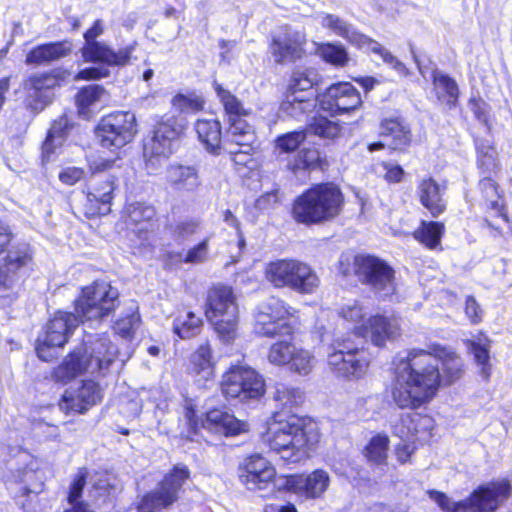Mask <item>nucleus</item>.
Instances as JSON below:
<instances>
[{
  "label": "nucleus",
  "instance_id": "603ef678",
  "mask_svg": "<svg viewBox=\"0 0 512 512\" xmlns=\"http://www.w3.org/2000/svg\"><path fill=\"white\" fill-rule=\"evenodd\" d=\"M307 139V129L289 131L278 135L274 147L279 153L291 154L299 150Z\"/></svg>",
  "mask_w": 512,
  "mask_h": 512
},
{
  "label": "nucleus",
  "instance_id": "ddd939ff",
  "mask_svg": "<svg viewBox=\"0 0 512 512\" xmlns=\"http://www.w3.org/2000/svg\"><path fill=\"white\" fill-rule=\"evenodd\" d=\"M298 310L283 299L272 296L258 305L253 314L252 333L260 339L294 338L293 319Z\"/></svg>",
  "mask_w": 512,
  "mask_h": 512
},
{
  "label": "nucleus",
  "instance_id": "2f4dec72",
  "mask_svg": "<svg viewBox=\"0 0 512 512\" xmlns=\"http://www.w3.org/2000/svg\"><path fill=\"white\" fill-rule=\"evenodd\" d=\"M446 189L445 183H438L432 176L424 177L417 185L418 201L432 218L439 217L447 210L444 197Z\"/></svg>",
  "mask_w": 512,
  "mask_h": 512
},
{
  "label": "nucleus",
  "instance_id": "c756f323",
  "mask_svg": "<svg viewBox=\"0 0 512 512\" xmlns=\"http://www.w3.org/2000/svg\"><path fill=\"white\" fill-rule=\"evenodd\" d=\"M306 43L305 36L298 32L284 37L273 35L268 42V51L276 64L295 63L306 56Z\"/></svg>",
  "mask_w": 512,
  "mask_h": 512
},
{
  "label": "nucleus",
  "instance_id": "393cba45",
  "mask_svg": "<svg viewBox=\"0 0 512 512\" xmlns=\"http://www.w3.org/2000/svg\"><path fill=\"white\" fill-rule=\"evenodd\" d=\"M237 473L240 483L252 492L269 490L280 480L276 466L260 452L245 456L238 465Z\"/></svg>",
  "mask_w": 512,
  "mask_h": 512
},
{
  "label": "nucleus",
  "instance_id": "c9c22d12",
  "mask_svg": "<svg viewBox=\"0 0 512 512\" xmlns=\"http://www.w3.org/2000/svg\"><path fill=\"white\" fill-rule=\"evenodd\" d=\"M432 91L437 102L451 111L459 107L460 88L457 81L447 73L434 69L430 74Z\"/></svg>",
  "mask_w": 512,
  "mask_h": 512
},
{
  "label": "nucleus",
  "instance_id": "a19ab883",
  "mask_svg": "<svg viewBox=\"0 0 512 512\" xmlns=\"http://www.w3.org/2000/svg\"><path fill=\"white\" fill-rule=\"evenodd\" d=\"M479 341L467 339L465 345L470 354L473 355L475 363L479 366L480 375L488 381L492 374V364L490 362V347L491 340L486 336L484 332H479Z\"/></svg>",
  "mask_w": 512,
  "mask_h": 512
},
{
  "label": "nucleus",
  "instance_id": "e2e57ef3",
  "mask_svg": "<svg viewBox=\"0 0 512 512\" xmlns=\"http://www.w3.org/2000/svg\"><path fill=\"white\" fill-rule=\"evenodd\" d=\"M70 128L71 125L69 124L68 119L66 117H60L51 123L46 136L63 142L66 139Z\"/></svg>",
  "mask_w": 512,
  "mask_h": 512
},
{
  "label": "nucleus",
  "instance_id": "5fc2aeb1",
  "mask_svg": "<svg viewBox=\"0 0 512 512\" xmlns=\"http://www.w3.org/2000/svg\"><path fill=\"white\" fill-rule=\"evenodd\" d=\"M88 475L89 472L86 467H80L77 469V472L74 475L68 488L66 497L68 503H73L76 502V500H80L87 483Z\"/></svg>",
  "mask_w": 512,
  "mask_h": 512
},
{
  "label": "nucleus",
  "instance_id": "dca6fc26",
  "mask_svg": "<svg viewBox=\"0 0 512 512\" xmlns=\"http://www.w3.org/2000/svg\"><path fill=\"white\" fill-rule=\"evenodd\" d=\"M322 82V76L315 67H294L286 80L280 108L291 115L305 113L312 107L315 93Z\"/></svg>",
  "mask_w": 512,
  "mask_h": 512
},
{
  "label": "nucleus",
  "instance_id": "f3484780",
  "mask_svg": "<svg viewBox=\"0 0 512 512\" xmlns=\"http://www.w3.org/2000/svg\"><path fill=\"white\" fill-rule=\"evenodd\" d=\"M14 239L12 227L0 220V256L6 253L0 262V292L12 290L33 262V250L28 244L20 243L9 249Z\"/></svg>",
  "mask_w": 512,
  "mask_h": 512
},
{
  "label": "nucleus",
  "instance_id": "a878e982",
  "mask_svg": "<svg viewBox=\"0 0 512 512\" xmlns=\"http://www.w3.org/2000/svg\"><path fill=\"white\" fill-rule=\"evenodd\" d=\"M352 332L379 348H384L387 342L396 340L401 336V325L395 316L382 313L370 315L365 321L356 324Z\"/></svg>",
  "mask_w": 512,
  "mask_h": 512
},
{
  "label": "nucleus",
  "instance_id": "5701e85b",
  "mask_svg": "<svg viewBox=\"0 0 512 512\" xmlns=\"http://www.w3.org/2000/svg\"><path fill=\"white\" fill-rule=\"evenodd\" d=\"M281 483L276 487L279 493L294 495L302 501L317 500L324 496L330 485V476L322 468L311 472L280 474Z\"/></svg>",
  "mask_w": 512,
  "mask_h": 512
},
{
  "label": "nucleus",
  "instance_id": "2eb2a0df",
  "mask_svg": "<svg viewBox=\"0 0 512 512\" xmlns=\"http://www.w3.org/2000/svg\"><path fill=\"white\" fill-rule=\"evenodd\" d=\"M118 292L103 280L82 286L73 300L72 315L80 324L102 321L117 308Z\"/></svg>",
  "mask_w": 512,
  "mask_h": 512
},
{
  "label": "nucleus",
  "instance_id": "bb28decb",
  "mask_svg": "<svg viewBox=\"0 0 512 512\" xmlns=\"http://www.w3.org/2000/svg\"><path fill=\"white\" fill-rule=\"evenodd\" d=\"M363 101L360 92L350 82H337L328 86L321 95V108L332 116L357 110Z\"/></svg>",
  "mask_w": 512,
  "mask_h": 512
},
{
  "label": "nucleus",
  "instance_id": "cd10ccee",
  "mask_svg": "<svg viewBox=\"0 0 512 512\" xmlns=\"http://www.w3.org/2000/svg\"><path fill=\"white\" fill-rule=\"evenodd\" d=\"M103 399L101 385L93 379L81 380L79 386L73 390H65L58 401V405L65 414H85Z\"/></svg>",
  "mask_w": 512,
  "mask_h": 512
},
{
  "label": "nucleus",
  "instance_id": "a18cd8bd",
  "mask_svg": "<svg viewBox=\"0 0 512 512\" xmlns=\"http://www.w3.org/2000/svg\"><path fill=\"white\" fill-rule=\"evenodd\" d=\"M172 107L179 113L197 114L202 112L206 106L204 96L195 91L186 93L178 92L170 100Z\"/></svg>",
  "mask_w": 512,
  "mask_h": 512
},
{
  "label": "nucleus",
  "instance_id": "b1692460",
  "mask_svg": "<svg viewBox=\"0 0 512 512\" xmlns=\"http://www.w3.org/2000/svg\"><path fill=\"white\" fill-rule=\"evenodd\" d=\"M118 178L114 175L92 177L85 183L82 194L84 202L82 213L87 219H96L112 211V202L118 187Z\"/></svg>",
  "mask_w": 512,
  "mask_h": 512
},
{
  "label": "nucleus",
  "instance_id": "c85d7f7f",
  "mask_svg": "<svg viewBox=\"0 0 512 512\" xmlns=\"http://www.w3.org/2000/svg\"><path fill=\"white\" fill-rule=\"evenodd\" d=\"M134 46L128 45L117 51L102 41L84 43L80 48L81 57L86 63H96L108 67H123L130 62Z\"/></svg>",
  "mask_w": 512,
  "mask_h": 512
},
{
  "label": "nucleus",
  "instance_id": "9b49d317",
  "mask_svg": "<svg viewBox=\"0 0 512 512\" xmlns=\"http://www.w3.org/2000/svg\"><path fill=\"white\" fill-rule=\"evenodd\" d=\"M187 124L177 116H162L143 140L142 156L148 170H155L175 152L185 137Z\"/></svg>",
  "mask_w": 512,
  "mask_h": 512
},
{
  "label": "nucleus",
  "instance_id": "69168bd1",
  "mask_svg": "<svg viewBox=\"0 0 512 512\" xmlns=\"http://www.w3.org/2000/svg\"><path fill=\"white\" fill-rule=\"evenodd\" d=\"M464 311L471 324L476 325L482 321L483 310L474 296L465 298Z\"/></svg>",
  "mask_w": 512,
  "mask_h": 512
},
{
  "label": "nucleus",
  "instance_id": "49530a36",
  "mask_svg": "<svg viewBox=\"0 0 512 512\" xmlns=\"http://www.w3.org/2000/svg\"><path fill=\"white\" fill-rule=\"evenodd\" d=\"M273 342L267 350V360L270 364L278 367H285L291 361L296 344L293 338L282 337Z\"/></svg>",
  "mask_w": 512,
  "mask_h": 512
},
{
  "label": "nucleus",
  "instance_id": "c03bdc74",
  "mask_svg": "<svg viewBox=\"0 0 512 512\" xmlns=\"http://www.w3.org/2000/svg\"><path fill=\"white\" fill-rule=\"evenodd\" d=\"M69 72L63 68H53L38 72L27 78V85L35 92H43L59 87L67 78Z\"/></svg>",
  "mask_w": 512,
  "mask_h": 512
},
{
  "label": "nucleus",
  "instance_id": "de8ad7c7",
  "mask_svg": "<svg viewBox=\"0 0 512 512\" xmlns=\"http://www.w3.org/2000/svg\"><path fill=\"white\" fill-rule=\"evenodd\" d=\"M345 38L358 48L365 49L369 52L379 55L381 59L387 64H394L397 61V58L389 50L365 34L357 31H350L349 37Z\"/></svg>",
  "mask_w": 512,
  "mask_h": 512
},
{
  "label": "nucleus",
  "instance_id": "680f3d73",
  "mask_svg": "<svg viewBox=\"0 0 512 512\" xmlns=\"http://www.w3.org/2000/svg\"><path fill=\"white\" fill-rule=\"evenodd\" d=\"M62 146V142H57V140L45 137L44 141L41 144V153L40 159L42 165H47L48 163L54 161L57 156V150Z\"/></svg>",
  "mask_w": 512,
  "mask_h": 512
},
{
  "label": "nucleus",
  "instance_id": "7c9ffc66",
  "mask_svg": "<svg viewBox=\"0 0 512 512\" xmlns=\"http://www.w3.org/2000/svg\"><path fill=\"white\" fill-rule=\"evenodd\" d=\"M73 43L70 39L40 43L32 47L25 55V64L28 66H47L72 53Z\"/></svg>",
  "mask_w": 512,
  "mask_h": 512
},
{
  "label": "nucleus",
  "instance_id": "8fccbe9b",
  "mask_svg": "<svg viewBox=\"0 0 512 512\" xmlns=\"http://www.w3.org/2000/svg\"><path fill=\"white\" fill-rule=\"evenodd\" d=\"M316 54L325 63L338 68L347 66L350 60L349 54L344 46L331 42L318 44Z\"/></svg>",
  "mask_w": 512,
  "mask_h": 512
},
{
  "label": "nucleus",
  "instance_id": "a211bd4d",
  "mask_svg": "<svg viewBox=\"0 0 512 512\" xmlns=\"http://www.w3.org/2000/svg\"><path fill=\"white\" fill-rule=\"evenodd\" d=\"M136 116L131 111H112L103 115L94 127L99 146L119 157L120 150L132 143L138 133Z\"/></svg>",
  "mask_w": 512,
  "mask_h": 512
},
{
  "label": "nucleus",
  "instance_id": "e433bc0d",
  "mask_svg": "<svg viewBox=\"0 0 512 512\" xmlns=\"http://www.w3.org/2000/svg\"><path fill=\"white\" fill-rule=\"evenodd\" d=\"M380 136L389 137L392 152L405 153L412 144L413 135L409 124L400 117H386L380 121Z\"/></svg>",
  "mask_w": 512,
  "mask_h": 512
},
{
  "label": "nucleus",
  "instance_id": "412c9836",
  "mask_svg": "<svg viewBox=\"0 0 512 512\" xmlns=\"http://www.w3.org/2000/svg\"><path fill=\"white\" fill-rule=\"evenodd\" d=\"M327 365L338 377L360 379L369 371L371 355L367 348L358 347L350 339H341L337 348L328 354Z\"/></svg>",
  "mask_w": 512,
  "mask_h": 512
},
{
  "label": "nucleus",
  "instance_id": "338daca9",
  "mask_svg": "<svg viewBox=\"0 0 512 512\" xmlns=\"http://www.w3.org/2000/svg\"><path fill=\"white\" fill-rule=\"evenodd\" d=\"M114 330L122 338L131 340L135 335L132 318L127 316L118 319L114 324Z\"/></svg>",
  "mask_w": 512,
  "mask_h": 512
},
{
  "label": "nucleus",
  "instance_id": "6e6552de",
  "mask_svg": "<svg viewBox=\"0 0 512 512\" xmlns=\"http://www.w3.org/2000/svg\"><path fill=\"white\" fill-rule=\"evenodd\" d=\"M338 273L345 278L355 276L358 282L380 297H390L396 291V271L383 258L370 253L341 256Z\"/></svg>",
  "mask_w": 512,
  "mask_h": 512
},
{
  "label": "nucleus",
  "instance_id": "1a4fd4ad",
  "mask_svg": "<svg viewBox=\"0 0 512 512\" xmlns=\"http://www.w3.org/2000/svg\"><path fill=\"white\" fill-rule=\"evenodd\" d=\"M159 220L157 209L150 203L134 201L124 205L120 221L127 231L128 247L132 254L143 255L154 250Z\"/></svg>",
  "mask_w": 512,
  "mask_h": 512
},
{
  "label": "nucleus",
  "instance_id": "f704fd0d",
  "mask_svg": "<svg viewBox=\"0 0 512 512\" xmlns=\"http://www.w3.org/2000/svg\"><path fill=\"white\" fill-rule=\"evenodd\" d=\"M468 106L474 118L479 121L483 127L475 128L471 132L473 143L476 152H480L479 141L488 142L491 145V150H496L494 135L492 132V117L490 105L480 96L470 97L468 99Z\"/></svg>",
  "mask_w": 512,
  "mask_h": 512
},
{
  "label": "nucleus",
  "instance_id": "09e8293b",
  "mask_svg": "<svg viewBox=\"0 0 512 512\" xmlns=\"http://www.w3.org/2000/svg\"><path fill=\"white\" fill-rule=\"evenodd\" d=\"M171 186L177 191L194 192L200 186L197 171L193 167L179 165L173 169Z\"/></svg>",
  "mask_w": 512,
  "mask_h": 512
},
{
  "label": "nucleus",
  "instance_id": "473e14b6",
  "mask_svg": "<svg viewBox=\"0 0 512 512\" xmlns=\"http://www.w3.org/2000/svg\"><path fill=\"white\" fill-rule=\"evenodd\" d=\"M194 130L198 140L203 144L209 154L219 156L224 153L228 154V150L232 149L231 145L225 144L222 125L217 118L197 119L194 123Z\"/></svg>",
  "mask_w": 512,
  "mask_h": 512
},
{
  "label": "nucleus",
  "instance_id": "ea45409f",
  "mask_svg": "<svg viewBox=\"0 0 512 512\" xmlns=\"http://www.w3.org/2000/svg\"><path fill=\"white\" fill-rule=\"evenodd\" d=\"M389 450V436L385 433H376L363 446L361 455L369 465L383 467L388 465Z\"/></svg>",
  "mask_w": 512,
  "mask_h": 512
},
{
  "label": "nucleus",
  "instance_id": "13d9d810",
  "mask_svg": "<svg viewBox=\"0 0 512 512\" xmlns=\"http://www.w3.org/2000/svg\"><path fill=\"white\" fill-rule=\"evenodd\" d=\"M380 166L384 170L383 179L388 184H399L406 176L404 168L399 164L382 161Z\"/></svg>",
  "mask_w": 512,
  "mask_h": 512
},
{
  "label": "nucleus",
  "instance_id": "774afa93",
  "mask_svg": "<svg viewBox=\"0 0 512 512\" xmlns=\"http://www.w3.org/2000/svg\"><path fill=\"white\" fill-rule=\"evenodd\" d=\"M163 268L171 270L182 264H187L185 253L182 251H167L161 257Z\"/></svg>",
  "mask_w": 512,
  "mask_h": 512
},
{
  "label": "nucleus",
  "instance_id": "58836bf2",
  "mask_svg": "<svg viewBox=\"0 0 512 512\" xmlns=\"http://www.w3.org/2000/svg\"><path fill=\"white\" fill-rule=\"evenodd\" d=\"M445 233L446 226L444 222L420 220L418 227L411 235L424 248L432 251H442V239Z\"/></svg>",
  "mask_w": 512,
  "mask_h": 512
},
{
  "label": "nucleus",
  "instance_id": "20e7f679",
  "mask_svg": "<svg viewBox=\"0 0 512 512\" xmlns=\"http://www.w3.org/2000/svg\"><path fill=\"white\" fill-rule=\"evenodd\" d=\"M345 194L334 181L311 184L291 202L290 216L298 225L321 226L337 220L344 212Z\"/></svg>",
  "mask_w": 512,
  "mask_h": 512
},
{
  "label": "nucleus",
  "instance_id": "052dcab7",
  "mask_svg": "<svg viewBox=\"0 0 512 512\" xmlns=\"http://www.w3.org/2000/svg\"><path fill=\"white\" fill-rule=\"evenodd\" d=\"M36 478V473L34 471L23 473V482H28L29 485H23L20 487L19 491L16 493V498H29L32 494L38 495L43 491L44 483L39 481L36 485L31 483L32 479Z\"/></svg>",
  "mask_w": 512,
  "mask_h": 512
},
{
  "label": "nucleus",
  "instance_id": "4be33fe9",
  "mask_svg": "<svg viewBox=\"0 0 512 512\" xmlns=\"http://www.w3.org/2000/svg\"><path fill=\"white\" fill-rule=\"evenodd\" d=\"M512 496V484L508 478L492 480L478 485L465 498L455 502L453 512H497Z\"/></svg>",
  "mask_w": 512,
  "mask_h": 512
},
{
  "label": "nucleus",
  "instance_id": "864d4df0",
  "mask_svg": "<svg viewBox=\"0 0 512 512\" xmlns=\"http://www.w3.org/2000/svg\"><path fill=\"white\" fill-rule=\"evenodd\" d=\"M315 365V356L313 352L303 347L296 346L291 357V361L285 367L291 372L306 376L311 373Z\"/></svg>",
  "mask_w": 512,
  "mask_h": 512
},
{
  "label": "nucleus",
  "instance_id": "6ab92c4d",
  "mask_svg": "<svg viewBox=\"0 0 512 512\" xmlns=\"http://www.w3.org/2000/svg\"><path fill=\"white\" fill-rule=\"evenodd\" d=\"M191 472L184 464H176L163 475L155 489L146 491L137 501L138 512H156L167 510L180 499L185 482Z\"/></svg>",
  "mask_w": 512,
  "mask_h": 512
},
{
  "label": "nucleus",
  "instance_id": "3c124183",
  "mask_svg": "<svg viewBox=\"0 0 512 512\" xmlns=\"http://www.w3.org/2000/svg\"><path fill=\"white\" fill-rule=\"evenodd\" d=\"M307 131L322 139L335 140L342 133V127L337 121L324 116L314 117L307 126Z\"/></svg>",
  "mask_w": 512,
  "mask_h": 512
},
{
  "label": "nucleus",
  "instance_id": "4468645a",
  "mask_svg": "<svg viewBox=\"0 0 512 512\" xmlns=\"http://www.w3.org/2000/svg\"><path fill=\"white\" fill-rule=\"evenodd\" d=\"M220 391L225 400L241 405L259 402L266 394V380L247 364H231L222 374Z\"/></svg>",
  "mask_w": 512,
  "mask_h": 512
},
{
  "label": "nucleus",
  "instance_id": "9d476101",
  "mask_svg": "<svg viewBox=\"0 0 512 512\" xmlns=\"http://www.w3.org/2000/svg\"><path fill=\"white\" fill-rule=\"evenodd\" d=\"M183 415L187 430L185 439L190 442L195 441L203 429L225 438L238 436L248 430L247 423L226 407L213 406L200 415L196 405L189 400L183 406Z\"/></svg>",
  "mask_w": 512,
  "mask_h": 512
},
{
  "label": "nucleus",
  "instance_id": "39448f33",
  "mask_svg": "<svg viewBox=\"0 0 512 512\" xmlns=\"http://www.w3.org/2000/svg\"><path fill=\"white\" fill-rule=\"evenodd\" d=\"M118 358L116 346L108 339L82 341L69 350L62 361L52 368V379L67 384L79 376L91 374L95 378H104Z\"/></svg>",
  "mask_w": 512,
  "mask_h": 512
},
{
  "label": "nucleus",
  "instance_id": "423d86ee",
  "mask_svg": "<svg viewBox=\"0 0 512 512\" xmlns=\"http://www.w3.org/2000/svg\"><path fill=\"white\" fill-rule=\"evenodd\" d=\"M211 85L222 106L227 123L225 144L232 147L228 150V155L234 164L245 165V161H238V156L248 155L252 150L254 131L248 120L252 115V110L247 108L243 101L222 83L213 80Z\"/></svg>",
  "mask_w": 512,
  "mask_h": 512
},
{
  "label": "nucleus",
  "instance_id": "4c0bfd02",
  "mask_svg": "<svg viewBox=\"0 0 512 512\" xmlns=\"http://www.w3.org/2000/svg\"><path fill=\"white\" fill-rule=\"evenodd\" d=\"M330 167L328 158L316 148H303L287 162L286 170L293 175L300 172H326Z\"/></svg>",
  "mask_w": 512,
  "mask_h": 512
},
{
  "label": "nucleus",
  "instance_id": "f257e3e1",
  "mask_svg": "<svg viewBox=\"0 0 512 512\" xmlns=\"http://www.w3.org/2000/svg\"><path fill=\"white\" fill-rule=\"evenodd\" d=\"M400 365L385 391L401 410L427 407L442 387L454 384L465 372L461 356L437 342L430 343L427 349H409Z\"/></svg>",
  "mask_w": 512,
  "mask_h": 512
},
{
  "label": "nucleus",
  "instance_id": "0eeeda50",
  "mask_svg": "<svg viewBox=\"0 0 512 512\" xmlns=\"http://www.w3.org/2000/svg\"><path fill=\"white\" fill-rule=\"evenodd\" d=\"M203 313L223 344H232L239 336V305L234 288L226 283L211 284L206 292Z\"/></svg>",
  "mask_w": 512,
  "mask_h": 512
},
{
  "label": "nucleus",
  "instance_id": "f03ea898",
  "mask_svg": "<svg viewBox=\"0 0 512 512\" xmlns=\"http://www.w3.org/2000/svg\"><path fill=\"white\" fill-rule=\"evenodd\" d=\"M273 401L277 410L267 419L261 442L269 452L279 455L283 467L304 465L320 440V430L313 418L292 413L303 404L304 393L289 384L276 383Z\"/></svg>",
  "mask_w": 512,
  "mask_h": 512
},
{
  "label": "nucleus",
  "instance_id": "79ce46f5",
  "mask_svg": "<svg viewBox=\"0 0 512 512\" xmlns=\"http://www.w3.org/2000/svg\"><path fill=\"white\" fill-rule=\"evenodd\" d=\"M203 319L189 307L183 306L173 322V332L181 339H190L200 334Z\"/></svg>",
  "mask_w": 512,
  "mask_h": 512
},
{
  "label": "nucleus",
  "instance_id": "37998d69",
  "mask_svg": "<svg viewBox=\"0 0 512 512\" xmlns=\"http://www.w3.org/2000/svg\"><path fill=\"white\" fill-rule=\"evenodd\" d=\"M106 94L103 85L89 84L82 86L74 95V103L79 116L89 117L92 107L101 101Z\"/></svg>",
  "mask_w": 512,
  "mask_h": 512
},
{
  "label": "nucleus",
  "instance_id": "0e129e2a",
  "mask_svg": "<svg viewBox=\"0 0 512 512\" xmlns=\"http://www.w3.org/2000/svg\"><path fill=\"white\" fill-rule=\"evenodd\" d=\"M85 170L82 167H65L58 175L60 182L66 186H73L85 177Z\"/></svg>",
  "mask_w": 512,
  "mask_h": 512
},
{
  "label": "nucleus",
  "instance_id": "bf43d9fd",
  "mask_svg": "<svg viewBox=\"0 0 512 512\" xmlns=\"http://www.w3.org/2000/svg\"><path fill=\"white\" fill-rule=\"evenodd\" d=\"M110 71L104 67L89 66L78 70L73 79L75 81H97L108 77Z\"/></svg>",
  "mask_w": 512,
  "mask_h": 512
},
{
  "label": "nucleus",
  "instance_id": "aec40b11",
  "mask_svg": "<svg viewBox=\"0 0 512 512\" xmlns=\"http://www.w3.org/2000/svg\"><path fill=\"white\" fill-rule=\"evenodd\" d=\"M80 325L72 312L57 310L35 341V353L43 362H54Z\"/></svg>",
  "mask_w": 512,
  "mask_h": 512
},
{
  "label": "nucleus",
  "instance_id": "72a5a7b5",
  "mask_svg": "<svg viewBox=\"0 0 512 512\" xmlns=\"http://www.w3.org/2000/svg\"><path fill=\"white\" fill-rule=\"evenodd\" d=\"M186 372L196 381L212 380L216 374L213 348L208 340L201 343L189 355Z\"/></svg>",
  "mask_w": 512,
  "mask_h": 512
},
{
  "label": "nucleus",
  "instance_id": "6e6d98bb",
  "mask_svg": "<svg viewBox=\"0 0 512 512\" xmlns=\"http://www.w3.org/2000/svg\"><path fill=\"white\" fill-rule=\"evenodd\" d=\"M209 256V239L203 238L197 244L191 246L185 253L187 264H200L205 262Z\"/></svg>",
  "mask_w": 512,
  "mask_h": 512
},
{
  "label": "nucleus",
  "instance_id": "7ed1b4c3",
  "mask_svg": "<svg viewBox=\"0 0 512 512\" xmlns=\"http://www.w3.org/2000/svg\"><path fill=\"white\" fill-rule=\"evenodd\" d=\"M480 152H476V166L480 175L477 184L483 203V223L493 237L512 235V220L509 217L505 193L496 180L500 171L496 150L488 142L479 141Z\"/></svg>",
  "mask_w": 512,
  "mask_h": 512
},
{
  "label": "nucleus",
  "instance_id": "f8f14e48",
  "mask_svg": "<svg viewBox=\"0 0 512 512\" xmlns=\"http://www.w3.org/2000/svg\"><path fill=\"white\" fill-rule=\"evenodd\" d=\"M264 278L276 289L288 288L301 295L313 294L320 285L314 268L296 258L269 261L264 268Z\"/></svg>",
  "mask_w": 512,
  "mask_h": 512
},
{
  "label": "nucleus",
  "instance_id": "4d7b16f0",
  "mask_svg": "<svg viewBox=\"0 0 512 512\" xmlns=\"http://www.w3.org/2000/svg\"><path fill=\"white\" fill-rule=\"evenodd\" d=\"M200 221L197 218H189L177 222L172 227V234L175 238L184 239L197 233Z\"/></svg>",
  "mask_w": 512,
  "mask_h": 512
}]
</instances>
